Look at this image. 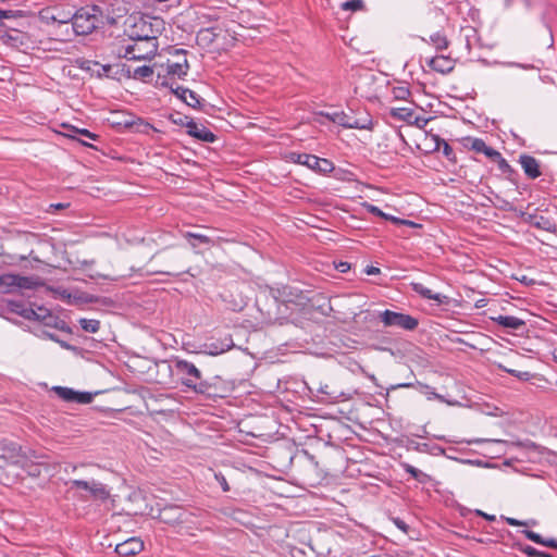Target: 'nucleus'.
<instances>
[{
	"label": "nucleus",
	"mask_w": 557,
	"mask_h": 557,
	"mask_svg": "<svg viewBox=\"0 0 557 557\" xmlns=\"http://www.w3.org/2000/svg\"><path fill=\"white\" fill-rule=\"evenodd\" d=\"M364 272L368 274V275H376L381 272V270L376 267H373V265H368L364 270Z\"/></svg>",
	"instance_id": "nucleus-62"
},
{
	"label": "nucleus",
	"mask_w": 557,
	"mask_h": 557,
	"mask_svg": "<svg viewBox=\"0 0 557 557\" xmlns=\"http://www.w3.org/2000/svg\"><path fill=\"white\" fill-rule=\"evenodd\" d=\"M153 75V69L148 65L138 66L133 70L132 77L135 79H147Z\"/></svg>",
	"instance_id": "nucleus-32"
},
{
	"label": "nucleus",
	"mask_w": 557,
	"mask_h": 557,
	"mask_svg": "<svg viewBox=\"0 0 557 557\" xmlns=\"http://www.w3.org/2000/svg\"><path fill=\"white\" fill-rule=\"evenodd\" d=\"M187 121H193V119L186 116V115H183V116H178L177 119H173V123L174 124H177V125H181V126H185L186 127V122Z\"/></svg>",
	"instance_id": "nucleus-61"
},
{
	"label": "nucleus",
	"mask_w": 557,
	"mask_h": 557,
	"mask_svg": "<svg viewBox=\"0 0 557 557\" xmlns=\"http://www.w3.org/2000/svg\"><path fill=\"white\" fill-rule=\"evenodd\" d=\"M455 345H462L466 347L475 348V345L473 343H470L469 341L458 336H455Z\"/></svg>",
	"instance_id": "nucleus-58"
},
{
	"label": "nucleus",
	"mask_w": 557,
	"mask_h": 557,
	"mask_svg": "<svg viewBox=\"0 0 557 557\" xmlns=\"http://www.w3.org/2000/svg\"><path fill=\"white\" fill-rule=\"evenodd\" d=\"M123 58L127 60H140L144 55L135 54V46L128 45L124 50Z\"/></svg>",
	"instance_id": "nucleus-48"
},
{
	"label": "nucleus",
	"mask_w": 557,
	"mask_h": 557,
	"mask_svg": "<svg viewBox=\"0 0 557 557\" xmlns=\"http://www.w3.org/2000/svg\"><path fill=\"white\" fill-rule=\"evenodd\" d=\"M185 103L191 108H196L200 104L199 96L195 91L188 89Z\"/></svg>",
	"instance_id": "nucleus-46"
},
{
	"label": "nucleus",
	"mask_w": 557,
	"mask_h": 557,
	"mask_svg": "<svg viewBox=\"0 0 557 557\" xmlns=\"http://www.w3.org/2000/svg\"><path fill=\"white\" fill-rule=\"evenodd\" d=\"M81 327L88 333H96L100 329V321L96 319H81Z\"/></svg>",
	"instance_id": "nucleus-33"
},
{
	"label": "nucleus",
	"mask_w": 557,
	"mask_h": 557,
	"mask_svg": "<svg viewBox=\"0 0 557 557\" xmlns=\"http://www.w3.org/2000/svg\"><path fill=\"white\" fill-rule=\"evenodd\" d=\"M442 144H443V151L446 156H449L451 152H453V148L450 147V145L445 141V140H442Z\"/></svg>",
	"instance_id": "nucleus-63"
},
{
	"label": "nucleus",
	"mask_w": 557,
	"mask_h": 557,
	"mask_svg": "<svg viewBox=\"0 0 557 557\" xmlns=\"http://www.w3.org/2000/svg\"><path fill=\"white\" fill-rule=\"evenodd\" d=\"M484 442H490V440H485V438H455L454 441V444H455V450L458 449V445H461V444H473V443H484Z\"/></svg>",
	"instance_id": "nucleus-49"
},
{
	"label": "nucleus",
	"mask_w": 557,
	"mask_h": 557,
	"mask_svg": "<svg viewBox=\"0 0 557 557\" xmlns=\"http://www.w3.org/2000/svg\"><path fill=\"white\" fill-rule=\"evenodd\" d=\"M160 71L157 74L156 86L158 87H172L175 78L184 79L189 71L188 61L184 63L169 62L159 65Z\"/></svg>",
	"instance_id": "nucleus-5"
},
{
	"label": "nucleus",
	"mask_w": 557,
	"mask_h": 557,
	"mask_svg": "<svg viewBox=\"0 0 557 557\" xmlns=\"http://www.w3.org/2000/svg\"><path fill=\"white\" fill-rule=\"evenodd\" d=\"M127 126H132V127H136V129L138 132H141V133H148L149 129H152V125H150L149 123L145 122L143 119H137L136 121H133L132 123H126Z\"/></svg>",
	"instance_id": "nucleus-38"
},
{
	"label": "nucleus",
	"mask_w": 557,
	"mask_h": 557,
	"mask_svg": "<svg viewBox=\"0 0 557 557\" xmlns=\"http://www.w3.org/2000/svg\"><path fill=\"white\" fill-rule=\"evenodd\" d=\"M493 321L504 329H510L515 331L520 330L525 325V322L522 319L513 315H498L493 318Z\"/></svg>",
	"instance_id": "nucleus-22"
},
{
	"label": "nucleus",
	"mask_w": 557,
	"mask_h": 557,
	"mask_svg": "<svg viewBox=\"0 0 557 557\" xmlns=\"http://www.w3.org/2000/svg\"><path fill=\"white\" fill-rule=\"evenodd\" d=\"M71 488L87 491L94 499H99L102 502L110 497L109 488L103 483L96 480H72Z\"/></svg>",
	"instance_id": "nucleus-10"
},
{
	"label": "nucleus",
	"mask_w": 557,
	"mask_h": 557,
	"mask_svg": "<svg viewBox=\"0 0 557 557\" xmlns=\"http://www.w3.org/2000/svg\"><path fill=\"white\" fill-rule=\"evenodd\" d=\"M393 523L401 530L405 534L409 533L410 527L399 517L392 518Z\"/></svg>",
	"instance_id": "nucleus-52"
},
{
	"label": "nucleus",
	"mask_w": 557,
	"mask_h": 557,
	"mask_svg": "<svg viewBox=\"0 0 557 557\" xmlns=\"http://www.w3.org/2000/svg\"><path fill=\"white\" fill-rule=\"evenodd\" d=\"M34 313L35 314L29 320L30 321H39V322H41V315L46 317V313H52V312L49 309L39 306V307H37V309H34Z\"/></svg>",
	"instance_id": "nucleus-51"
},
{
	"label": "nucleus",
	"mask_w": 557,
	"mask_h": 557,
	"mask_svg": "<svg viewBox=\"0 0 557 557\" xmlns=\"http://www.w3.org/2000/svg\"><path fill=\"white\" fill-rule=\"evenodd\" d=\"M94 399V395L91 393H88V392H77L76 391V397H75V403L76 404H90Z\"/></svg>",
	"instance_id": "nucleus-44"
},
{
	"label": "nucleus",
	"mask_w": 557,
	"mask_h": 557,
	"mask_svg": "<svg viewBox=\"0 0 557 557\" xmlns=\"http://www.w3.org/2000/svg\"><path fill=\"white\" fill-rule=\"evenodd\" d=\"M431 41L437 49H446L449 45L447 38L445 36H442L440 33L432 35Z\"/></svg>",
	"instance_id": "nucleus-40"
},
{
	"label": "nucleus",
	"mask_w": 557,
	"mask_h": 557,
	"mask_svg": "<svg viewBox=\"0 0 557 557\" xmlns=\"http://www.w3.org/2000/svg\"><path fill=\"white\" fill-rule=\"evenodd\" d=\"M0 459L2 461L0 469H2L8 465H22L25 456L17 443L3 441L0 443Z\"/></svg>",
	"instance_id": "nucleus-9"
},
{
	"label": "nucleus",
	"mask_w": 557,
	"mask_h": 557,
	"mask_svg": "<svg viewBox=\"0 0 557 557\" xmlns=\"http://www.w3.org/2000/svg\"><path fill=\"white\" fill-rule=\"evenodd\" d=\"M455 407L459 408L455 416L460 422H465L467 419L472 422H480L484 414H491V412H484L479 404L463 405L455 399Z\"/></svg>",
	"instance_id": "nucleus-12"
},
{
	"label": "nucleus",
	"mask_w": 557,
	"mask_h": 557,
	"mask_svg": "<svg viewBox=\"0 0 557 557\" xmlns=\"http://www.w3.org/2000/svg\"><path fill=\"white\" fill-rule=\"evenodd\" d=\"M517 548L529 557H541V550L527 544H517Z\"/></svg>",
	"instance_id": "nucleus-39"
},
{
	"label": "nucleus",
	"mask_w": 557,
	"mask_h": 557,
	"mask_svg": "<svg viewBox=\"0 0 557 557\" xmlns=\"http://www.w3.org/2000/svg\"><path fill=\"white\" fill-rule=\"evenodd\" d=\"M325 116L333 123L345 128L372 129L373 127L372 117L364 110L358 113H355L352 110L349 112L336 111L333 113H325Z\"/></svg>",
	"instance_id": "nucleus-3"
},
{
	"label": "nucleus",
	"mask_w": 557,
	"mask_h": 557,
	"mask_svg": "<svg viewBox=\"0 0 557 557\" xmlns=\"http://www.w3.org/2000/svg\"><path fill=\"white\" fill-rule=\"evenodd\" d=\"M215 480L218 481V483L220 484L221 488L223 492H228L230 491V485L226 481V478L222 474V473H215Z\"/></svg>",
	"instance_id": "nucleus-54"
},
{
	"label": "nucleus",
	"mask_w": 557,
	"mask_h": 557,
	"mask_svg": "<svg viewBox=\"0 0 557 557\" xmlns=\"http://www.w3.org/2000/svg\"><path fill=\"white\" fill-rule=\"evenodd\" d=\"M52 392L66 403H75L76 391L64 386H53Z\"/></svg>",
	"instance_id": "nucleus-30"
},
{
	"label": "nucleus",
	"mask_w": 557,
	"mask_h": 557,
	"mask_svg": "<svg viewBox=\"0 0 557 557\" xmlns=\"http://www.w3.org/2000/svg\"><path fill=\"white\" fill-rule=\"evenodd\" d=\"M322 397L321 400L325 403H335L342 396V393L337 392L333 386L325 384L319 388Z\"/></svg>",
	"instance_id": "nucleus-28"
},
{
	"label": "nucleus",
	"mask_w": 557,
	"mask_h": 557,
	"mask_svg": "<svg viewBox=\"0 0 557 557\" xmlns=\"http://www.w3.org/2000/svg\"><path fill=\"white\" fill-rule=\"evenodd\" d=\"M461 140L466 147H468V145L470 144L471 149L476 152L483 153L485 151V149L487 148L485 141L480 138L465 137Z\"/></svg>",
	"instance_id": "nucleus-31"
},
{
	"label": "nucleus",
	"mask_w": 557,
	"mask_h": 557,
	"mask_svg": "<svg viewBox=\"0 0 557 557\" xmlns=\"http://www.w3.org/2000/svg\"><path fill=\"white\" fill-rule=\"evenodd\" d=\"M16 289L15 274L0 275V294H10Z\"/></svg>",
	"instance_id": "nucleus-27"
},
{
	"label": "nucleus",
	"mask_w": 557,
	"mask_h": 557,
	"mask_svg": "<svg viewBox=\"0 0 557 557\" xmlns=\"http://www.w3.org/2000/svg\"><path fill=\"white\" fill-rule=\"evenodd\" d=\"M432 454L433 455H445L448 458H453L450 455H447L446 448H444L443 446H440V445H434L433 446Z\"/></svg>",
	"instance_id": "nucleus-59"
},
{
	"label": "nucleus",
	"mask_w": 557,
	"mask_h": 557,
	"mask_svg": "<svg viewBox=\"0 0 557 557\" xmlns=\"http://www.w3.org/2000/svg\"><path fill=\"white\" fill-rule=\"evenodd\" d=\"M171 89V91L181 100H183L184 102L186 101V96H187V91H188V88H185L183 86H180L178 84H176L174 82V85L172 87H169Z\"/></svg>",
	"instance_id": "nucleus-43"
},
{
	"label": "nucleus",
	"mask_w": 557,
	"mask_h": 557,
	"mask_svg": "<svg viewBox=\"0 0 557 557\" xmlns=\"http://www.w3.org/2000/svg\"><path fill=\"white\" fill-rule=\"evenodd\" d=\"M70 21L77 35H89L104 25V14L100 7L92 4L82 7L73 15L66 16V18H58L59 23H67Z\"/></svg>",
	"instance_id": "nucleus-1"
},
{
	"label": "nucleus",
	"mask_w": 557,
	"mask_h": 557,
	"mask_svg": "<svg viewBox=\"0 0 557 557\" xmlns=\"http://www.w3.org/2000/svg\"><path fill=\"white\" fill-rule=\"evenodd\" d=\"M41 323L46 326H50L60 331L71 332V329L67 326L66 322L53 313H46V317L41 315Z\"/></svg>",
	"instance_id": "nucleus-23"
},
{
	"label": "nucleus",
	"mask_w": 557,
	"mask_h": 557,
	"mask_svg": "<svg viewBox=\"0 0 557 557\" xmlns=\"http://www.w3.org/2000/svg\"><path fill=\"white\" fill-rule=\"evenodd\" d=\"M366 208L369 213L380 216L384 220L391 221L394 224H397V225L404 224V225H409V226H416L414 222L409 221V220H404V219H400L397 216H393L391 214H386L379 207H376L374 205L367 203Z\"/></svg>",
	"instance_id": "nucleus-19"
},
{
	"label": "nucleus",
	"mask_w": 557,
	"mask_h": 557,
	"mask_svg": "<svg viewBox=\"0 0 557 557\" xmlns=\"http://www.w3.org/2000/svg\"><path fill=\"white\" fill-rule=\"evenodd\" d=\"M174 368L182 385L197 394L206 380L201 371L193 362L183 359H175Z\"/></svg>",
	"instance_id": "nucleus-4"
},
{
	"label": "nucleus",
	"mask_w": 557,
	"mask_h": 557,
	"mask_svg": "<svg viewBox=\"0 0 557 557\" xmlns=\"http://www.w3.org/2000/svg\"><path fill=\"white\" fill-rule=\"evenodd\" d=\"M522 533L528 540L536 544L557 549V539H544L541 534L532 530H523Z\"/></svg>",
	"instance_id": "nucleus-24"
},
{
	"label": "nucleus",
	"mask_w": 557,
	"mask_h": 557,
	"mask_svg": "<svg viewBox=\"0 0 557 557\" xmlns=\"http://www.w3.org/2000/svg\"><path fill=\"white\" fill-rule=\"evenodd\" d=\"M393 94L396 99L406 100L410 95V90L407 87H396L394 88Z\"/></svg>",
	"instance_id": "nucleus-50"
},
{
	"label": "nucleus",
	"mask_w": 557,
	"mask_h": 557,
	"mask_svg": "<svg viewBox=\"0 0 557 557\" xmlns=\"http://www.w3.org/2000/svg\"><path fill=\"white\" fill-rule=\"evenodd\" d=\"M184 237L188 240L193 248L198 247L199 245H214L215 242L210 237L202 233H194L186 232L184 233Z\"/></svg>",
	"instance_id": "nucleus-25"
},
{
	"label": "nucleus",
	"mask_w": 557,
	"mask_h": 557,
	"mask_svg": "<svg viewBox=\"0 0 557 557\" xmlns=\"http://www.w3.org/2000/svg\"><path fill=\"white\" fill-rule=\"evenodd\" d=\"M494 162L497 163L498 169L502 171V173L507 174L513 172V169L510 166L507 160L503 158L502 154L500 159H496Z\"/></svg>",
	"instance_id": "nucleus-47"
},
{
	"label": "nucleus",
	"mask_w": 557,
	"mask_h": 557,
	"mask_svg": "<svg viewBox=\"0 0 557 557\" xmlns=\"http://www.w3.org/2000/svg\"><path fill=\"white\" fill-rule=\"evenodd\" d=\"M498 368L504 371V372H507L509 373L510 375L512 376H516L517 379L521 380V381H529L533 375L528 372V371H517V370H513V369H509V368H506L505 366L503 364H498Z\"/></svg>",
	"instance_id": "nucleus-35"
},
{
	"label": "nucleus",
	"mask_w": 557,
	"mask_h": 557,
	"mask_svg": "<svg viewBox=\"0 0 557 557\" xmlns=\"http://www.w3.org/2000/svg\"><path fill=\"white\" fill-rule=\"evenodd\" d=\"M524 215V221L529 223L531 226L549 233L557 232L556 222L552 218L545 216L537 209L533 213H525Z\"/></svg>",
	"instance_id": "nucleus-13"
},
{
	"label": "nucleus",
	"mask_w": 557,
	"mask_h": 557,
	"mask_svg": "<svg viewBox=\"0 0 557 557\" xmlns=\"http://www.w3.org/2000/svg\"><path fill=\"white\" fill-rule=\"evenodd\" d=\"M7 307L10 312L15 313L26 320L32 319V317L35 314L34 309L30 307H26V305L23 301L8 300Z\"/></svg>",
	"instance_id": "nucleus-21"
},
{
	"label": "nucleus",
	"mask_w": 557,
	"mask_h": 557,
	"mask_svg": "<svg viewBox=\"0 0 557 557\" xmlns=\"http://www.w3.org/2000/svg\"><path fill=\"white\" fill-rule=\"evenodd\" d=\"M92 63H94V65L100 67V70L98 71L99 77L106 76V77L114 78L113 72L115 70V65H111V64L101 65L99 62H96V61Z\"/></svg>",
	"instance_id": "nucleus-37"
},
{
	"label": "nucleus",
	"mask_w": 557,
	"mask_h": 557,
	"mask_svg": "<svg viewBox=\"0 0 557 557\" xmlns=\"http://www.w3.org/2000/svg\"><path fill=\"white\" fill-rule=\"evenodd\" d=\"M405 469L406 472L410 473L414 479H419V476L422 474V472L419 469L414 468L411 465H406Z\"/></svg>",
	"instance_id": "nucleus-56"
},
{
	"label": "nucleus",
	"mask_w": 557,
	"mask_h": 557,
	"mask_svg": "<svg viewBox=\"0 0 557 557\" xmlns=\"http://www.w3.org/2000/svg\"><path fill=\"white\" fill-rule=\"evenodd\" d=\"M133 23L128 26L127 35L133 40H152L164 30V21L159 16L143 14L131 17Z\"/></svg>",
	"instance_id": "nucleus-2"
},
{
	"label": "nucleus",
	"mask_w": 557,
	"mask_h": 557,
	"mask_svg": "<svg viewBox=\"0 0 557 557\" xmlns=\"http://www.w3.org/2000/svg\"><path fill=\"white\" fill-rule=\"evenodd\" d=\"M187 134L200 141L205 143H214L216 140V135L212 133L209 128L201 124H197L194 120L186 122Z\"/></svg>",
	"instance_id": "nucleus-15"
},
{
	"label": "nucleus",
	"mask_w": 557,
	"mask_h": 557,
	"mask_svg": "<svg viewBox=\"0 0 557 557\" xmlns=\"http://www.w3.org/2000/svg\"><path fill=\"white\" fill-rule=\"evenodd\" d=\"M143 548L144 543L137 537H132L124 541L123 543L117 544L115 546V552L120 556L128 557L139 554L143 550Z\"/></svg>",
	"instance_id": "nucleus-16"
},
{
	"label": "nucleus",
	"mask_w": 557,
	"mask_h": 557,
	"mask_svg": "<svg viewBox=\"0 0 557 557\" xmlns=\"http://www.w3.org/2000/svg\"><path fill=\"white\" fill-rule=\"evenodd\" d=\"M114 78L120 79L121 77L131 78L133 74V70L129 65L125 63L115 64V70L113 72Z\"/></svg>",
	"instance_id": "nucleus-34"
},
{
	"label": "nucleus",
	"mask_w": 557,
	"mask_h": 557,
	"mask_svg": "<svg viewBox=\"0 0 557 557\" xmlns=\"http://www.w3.org/2000/svg\"><path fill=\"white\" fill-rule=\"evenodd\" d=\"M379 319L385 327H399L406 331H413L419 325L417 318L392 310H385L379 313Z\"/></svg>",
	"instance_id": "nucleus-6"
},
{
	"label": "nucleus",
	"mask_w": 557,
	"mask_h": 557,
	"mask_svg": "<svg viewBox=\"0 0 557 557\" xmlns=\"http://www.w3.org/2000/svg\"><path fill=\"white\" fill-rule=\"evenodd\" d=\"M232 338H228L224 342H213L210 344H205V347L208 349V352L212 356L220 355L226 350H228L233 346Z\"/></svg>",
	"instance_id": "nucleus-26"
},
{
	"label": "nucleus",
	"mask_w": 557,
	"mask_h": 557,
	"mask_svg": "<svg viewBox=\"0 0 557 557\" xmlns=\"http://www.w3.org/2000/svg\"><path fill=\"white\" fill-rule=\"evenodd\" d=\"M16 288L29 289L33 287V281L30 277L21 276L15 274Z\"/></svg>",
	"instance_id": "nucleus-42"
},
{
	"label": "nucleus",
	"mask_w": 557,
	"mask_h": 557,
	"mask_svg": "<svg viewBox=\"0 0 557 557\" xmlns=\"http://www.w3.org/2000/svg\"><path fill=\"white\" fill-rule=\"evenodd\" d=\"M412 286H413V290L417 292L418 294H420L422 297H424L426 299L440 300L438 295H433L432 290L426 288L425 286H423L421 283H413Z\"/></svg>",
	"instance_id": "nucleus-36"
},
{
	"label": "nucleus",
	"mask_w": 557,
	"mask_h": 557,
	"mask_svg": "<svg viewBox=\"0 0 557 557\" xmlns=\"http://www.w3.org/2000/svg\"><path fill=\"white\" fill-rule=\"evenodd\" d=\"M290 160L297 164L306 165L319 174H326L334 170L332 161L310 153L292 152Z\"/></svg>",
	"instance_id": "nucleus-7"
},
{
	"label": "nucleus",
	"mask_w": 557,
	"mask_h": 557,
	"mask_svg": "<svg viewBox=\"0 0 557 557\" xmlns=\"http://www.w3.org/2000/svg\"><path fill=\"white\" fill-rule=\"evenodd\" d=\"M66 207H69V203H61V202H59V203L50 205V208H53L54 210H61V209H64Z\"/></svg>",
	"instance_id": "nucleus-64"
},
{
	"label": "nucleus",
	"mask_w": 557,
	"mask_h": 557,
	"mask_svg": "<svg viewBox=\"0 0 557 557\" xmlns=\"http://www.w3.org/2000/svg\"><path fill=\"white\" fill-rule=\"evenodd\" d=\"M63 127H65L69 131V133L66 135L70 138H75L76 135L84 136L91 140H97L99 138V135L91 133L87 128H78L76 126L66 125V124H63Z\"/></svg>",
	"instance_id": "nucleus-29"
},
{
	"label": "nucleus",
	"mask_w": 557,
	"mask_h": 557,
	"mask_svg": "<svg viewBox=\"0 0 557 557\" xmlns=\"http://www.w3.org/2000/svg\"><path fill=\"white\" fill-rule=\"evenodd\" d=\"M483 153L493 162L496 159H500V154H502L499 151H497L494 148L488 147V146Z\"/></svg>",
	"instance_id": "nucleus-53"
},
{
	"label": "nucleus",
	"mask_w": 557,
	"mask_h": 557,
	"mask_svg": "<svg viewBox=\"0 0 557 557\" xmlns=\"http://www.w3.org/2000/svg\"><path fill=\"white\" fill-rule=\"evenodd\" d=\"M519 163L529 178L535 180L541 176L542 172L540 170V162L534 157L530 154H521L519 157Z\"/></svg>",
	"instance_id": "nucleus-17"
},
{
	"label": "nucleus",
	"mask_w": 557,
	"mask_h": 557,
	"mask_svg": "<svg viewBox=\"0 0 557 557\" xmlns=\"http://www.w3.org/2000/svg\"><path fill=\"white\" fill-rule=\"evenodd\" d=\"M231 386L220 376L206 379L197 394L207 396L208 398H224L231 393Z\"/></svg>",
	"instance_id": "nucleus-8"
},
{
	"label": "nucleus",
	"mask_w": 557,
	"mask_h": 557,
	"mask_svg": "<svg viewBox=\"0 0 557 557\" xmlns=\"http://www.w3.org/2000/svg\"><path fill=\"white\" fill-rule=\"evenodd\" d=\"M364 7L362 0H348L342 4L343 10L358 11Z\"/></svg>",
	"instance_id": "nucleus-41"
},
{
	"label": "nucleus",
	"mask_w": 557,
	"mask_h": 557,
	"mask_svg": "<svg viewBox=\"0 0 557 557\" xmlns=\"http://www.w3.org/2000/svg\"><path fill=\"white\" fill-rule=\"evenodd\" d=\"M429 65L432 70L443 74L453 71V60L445 55H435L429 61Z\"/></svg>",
	"instance_id": "nucleus-20"
},
{
	"label": "nucleus",
	"mask_w": 557,
	"mask_h": 557,
	"mask_svg": "<svg viewBox=\"0 0 557 557\" xmlns=\"http://www.w3.org/2000/svg\"><path fill=\"white\" fill-rule=\"evenodd\" d=\"M13 17H15L14 11L0 9V26H4V24L2 22L4 18H13Z\"/></svg>",
	"instance_id": "nucleus-55"
},
{
	"label": "nucleus",
	"mask_w": 557,
	"mask_h": 557,
	"mask_svg": "<svg viewBox=\"0 0 557 557\" xmlns=\"http://www.w3.org/2000/svg\"><path fill=\"white\" fill-rule=\"evenodd\" d=\"M389 114L396 120L404 121L419 127H423L428 122L424 117L417 116L414 110L410 107L392 108Z\"/></svg>",
	"instance_id": "nucleus-14"
},
{
	"label": "nucleus",
	"mask_w": 557,
	"mask_h": 557,
	"mask_svg": "<svg viewBox=\"0 0 557 557\" xmlns=\"http://www.w3.org/2000/svg\"><path fill=\"white\" fill-rule=\"evenodd\" d=\"M455 511L459 512V516L463 518L462 525L459 527V524L455 521V528L461 529V530H470L475 527L478 521L473 518L472 510L457 504L455 502Z\"/></svg>",
	"instance_id": "nucleus-18"
},
{
	"label": "nucleus",
	"mask_w": 557,
	"mask_h": 557,
	"mask_svg": "<svg viewBox=\"0 0 557 557\" xmlns=\"http://www.w3.org/2000/svg\"><path fill=\"white\" fill-rule=\"evenodd\" d=\"M506 522L509 524V525H512V527H519V525H529V522L527 521H520L518 519H515V518H506L505 519Z\"/></svg>",
	"instance_id": "nucleus-60"
},
{
	"label": "nucleus",
	"mask_w": 557,
	"mask_h": 557,
	"mask_svg": "<svg viewBox=\"0 0 557 557\" xmlns=\"http://www.w3.org/2000/svg\"><path fill=\"white\" fill-rule=\"evenodd\" d=\"M335 269L341 273H346L350 270V263L346 261H341L337 264H335Z\"/></svg>",
	"instance_id": "nucleus-57"
},
{
	"label": "nucleus",
	"mask_w": 557,
	"mask_h": 557,
	"mask_svg": "<svg viewBox=\"0 0 557 557\" xmlns=\"http://www.w3.org/2000/svg\"><path fill=\"white\" fill-rule=\"evenodd\" d=\"M186 511L176 505H168L159 510L158 519L169 525H177L185 522Z\"/></svg>",
	"instance_id": "nucleus-11"
},
{
	"label": "nucleus",
	"mask_w": 557,
	"mask_h": 557,
	"mask_svg": "<svg viewBox=\"0 0 557 557\" xmlns=\"http://www.w3.org/2000/svg\"><path fill=\"white\" fill-rule=\"evenodd\" d=\"M187 50L184 49H175L172 59H168L169 62H178L184 63V61H187Z\"/></svg>",
	"instance_id": "nucleus-45"
}]
</instances>
